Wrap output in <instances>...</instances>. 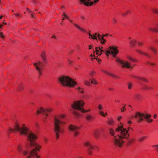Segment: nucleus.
<instances>
[{
  "mask_svg": "<svg viewBox=\"0 0 158 158\" xmlns=\"http://www.w3.org/2000/svg\"><path fill=\"white\" fill-rule=\"evenodd\" d=\"M14 129L10 128V131H18L21 135H26L28 137L27 140L30 141V145L32 148L30 152L29 155L27 158H40V156L37 155L36 150L39 151L41 148V146L36 144L33 141L36 139L37 137L35 134L31 131H29V129L24 124H23L21 127H19L18 124H16L14 126Z\"/></svg>",
  "mask_w": 158,
  "mask_h": 158,
  "instance_id": "f257e3e1",
  "label": "nucleus"
},
{
  "mask_svg": "<svg viewBox=\"0 0 158 158\" xmlns=\"http://www.w3.org/2000/svg\"><path fill=\"white\" fill-rule=\"evenodd\" d=\"M109 131L110 134L113 137L114 144L119 147L122 146L124 142L123 139H128L129 136L128 130L123 128L122 126H118L115 130V132L117 134V136L113 129H110Z\"/></svg>",
  "mask_w": 158,
  "mask_h": 158,
  "instance_id": "f03ea898",
  "label": "nucleus"
},
{
  "mask_svg": "<svg viewBox=\"0 0 158 158\" xmlns=\"http://www.w3.org/2000/svg\"><path fill=\"white\" fill-rule=\"evenodd\" d=\"M64 117L63 114L60 115L57 117H55L54 122V130L56 139H58L60 136V134H62L64 129L61 127L63 124H65V123L62 120V118Z\"/></svg>",
  "mask_w": 158,
  "mask_h": 158,
  "instance_id": "7ed1b4c3",
  "label": "nucleus"
},
{
  "mask_svg": "<svg viewBox=\"0 0 158 158\" xmlns=\"http://www.w3.org/2000/svg\"><path fill=\"white\" fill-rule=\"evenodd\" d=\"M85 104V102L82 100L77 101L73 102V103L71 105L72 108L74 109L72 113L76 118L80 116L81 114L77 111L76 110H78L82 113H85L90 111V110H86L82 108Z\"/></svg>",
  "mask_w": 158,
  "mask_h": 158,
  "instance_id": "20e7f679",
  "label": "nucleus"
},
{
  "mask_svg": "<svg viewBox=\"0 0 158 158\" xmlns=\"http://www.w3.org/2000/svg\"><path fill=\"white\" fill-rule=\"evenodd\" d=\"M58 81L60 85L63 86L73 87L77 84V82L68 76H62L60 77Z\"/></svg>",
  "mask_w": 158,
  "mask_h": 158,
  "instance_id": "39448f33",
  "label": "nucleus"
},
{
  "mask_svg": "<svg viewBox=\"0 0 158 158\" xmlns=\"http://www.w3.org/2000/svg\"><path fill=\"white\" fill-rule=\"evenodd\" d=\"M40 56L44 62L38 61L37 63H35L34 64L40 75L42 74L41 71L43 69L44 63L47 62L46 54L45 52L43 51L40 54Z\"/></svg>",
  "mask_w": 158,
  "mask_h": 158,
  "instance_id": "423d86ee",
  "label": "nucleus"
},
{
  "mask_svg": "<svg viewBox=\"0 0 158 158\" xmlns=\"http://www.w3.org/2000/svg\"><path fill=\"white\" fill-rule=\"evenodd\" d=\"M151 116V115L149 114L137 112L136 113L134 117L138 123L144 121L145 119L148 122L150 123L153 121V120L150 119Z\"/></svg>",
  "mask_w": 158,
  "mask_h": 158,
  "instance_id": "0eeeda50",
  "label": "nucleus"
},
{
  "mask_svg": "<svg viewBox=\"0 0 158 158\" xmlns=\"http://www.w3.org/2000/svg\"><path fill=\"white\" fill-rule=\"evenodd\" d=\"M108 49V50L106 51V54L107 56H108L109 54H111L114 57H115L119 52L116 47H110Z\"/></svg>",
  "mask_w": 158,
  "mask_h": 158,
  "instance_id": "6e6552de",
  "label": "nucleus"
},
{
  "mask_svg": "<svg viewBox=\"0 0 158 158\" xmlns=\"http://www.w3.org/2000/svg\"><path fill=\"white\" fill-rule=\"evenodd\" d=\"M68 129L70 131L73 132L75 136H77L78 135L79 127L76 125H70L68 126Z\"/></svg>",
  "mask_w": 158,
  "mask_h": 158,
  "instance_id": "1a4fd4ad",
  "label": "nucleus"
},
{
  "mask_svg": "<svg viewBox=\"0 0 158 158\" xmlns=\"http://www.w3.org/2000/svg\"><path fill=\"white\" fill-rule=\"evenodd\" d=\"M116 61L117 62L120 63L123 68H133L131 66V63L128 61H125L119 59H116Z\"/></svg>",
  "mask_w": 158,
  "mask_h": 158,
  "instance_id": "9d476101",
  "label": "nucleus"
},
{
  "mask_svg": "<svg viewBox=\"0 0 158 158\" xmlns=\"http://www.w3.org/2000/svg\"><path fill=\"white\" fill-rule=\"evenodd\" d=\"M80 3L83 4L86 6H92L94 3L99 1L98 0H79Z\"/></svg>",
  "mask_w": 158,
  "mask_h": 158,
  "instance_id": "9b49d317",
  "label": "nucleus"
},
{
  "mask_svg": "<svg viewBox=\"0 0 158 158\" xmlns=\"http://www.w3.org/2000/svg\"><path fill=\"white\" fill-rule=\"evenodd\" d=\"M84 145L87 148L88 153L91 155L92 153V150L95 147L92 145L89 141L85 142L84 143Z\"/></svg>",
  "mask_w": 158,
  "mask_h": 158,
  "instance_id": "f8f14e48",
  "label": "nucleus"
},
{
  "mask_svg": "<svg viewBox=\"0 0 158 158\" xmlns=\"http://www.w3.org/2000/svg\"><path fill=\"white\" fill-rule=\"evenodd\" d=\"M51 111V109H45L41 107L39 110H37V113L38 114L42 113L43 114L47 116L48 115L47 113H49Z\"/></svg>",
  "mask_w": 158,
  "mask_h": 158,
  "instance_id": "ddd939ff",
  "label": "nucleus"
},
{
  "mask_svg": "<svg viewBox=\"0 0 158 158\" xmlns=\"http://www.w3.org/2000/svg\"><path fill=\"white\" fill-rule=\"evenodd\" d=\"M109 35L108 34H106L105 35H103L102 36H101L100 35L98 34L97 35L98 39L101 40V43L102 44H104L106 42V40L103 38L104 37L107 36Z\"/></svg>",
  "mask_w": 158,
  "mask_h": 158,
  "instance_id": "4468645a",
  "label": "nucleus"
},
{
  "mask_svg": "<svg viewBox=\"0 0 158 158\" xmlns=\"http://www.w3.org/2000/svg\"><path fill=\"white\" fill-rule=\"evenodd\" d=\"M68 20L70 23H73V24L74 25V26L75 27H77L78 29L80 30L83 32H85L86 31L84 29L81 28L77 24L75 23H73L72 20L69 19Z\"/></svg>",
  "mask_w": 158,
  "mask_h": 158,
  "instance_id": "2eb2a0df",
  "label": "nucleus"
},
{
  "mask_svg": "<svg viewBox=\"0 0 158 158\" xmlns=\"http://www.w3.org/2000/svg\"><path fill=\"white\" fill-rule=\"evenodd\" d=\"M85 118L88 122H90L93 121L94 119V117L90 114H86Z\"/></svg>",
  "mask_w": 158,
  "mask_h": 158,
  "instance_id": "dca6fc26",
  "label": "nucleus"
},
{
  "mask_svg": "<svg viewBox=\"0 0 158 158\" xmlns=\"http://www.w3.org/2000/svg\"><path fill=\"white\" fill-rule=\"evenodd\" d=\"M141 96L139 94H136L134 95V98L136 100H140L141 99Z\"/></svg>",
  "mask_w": 158,
  "mask_h": 158,
  "instance_id": "f3484780",
  "label": "nucleus"
},
{
  "mask_svg": "<svg viewBox=\"0 0 158 158\" xmlns=\"http://www.w3.org/2000/svg\"><path fill=\"white\" fill-rule=\"evenodd\" d=\"M102 71H103V72H104V73H106V74H107L108 75L110 76H111V77H112L114 78H118V77L117 76H116L115 75L111 73H109V72H108L106 71H103V70H102Z\"/></svg>",
  "mask_w": 158,
  "mask_h": 158,
  "instance_id": "a211bd4d",
  "label": "nucleus"
},
{
  "mask_svg": "<svg viewBox=\"0 0 158 158\" xmlns=\"http://www.w3.org/2000/svg\"><path fill=\"white\" fill-rule=\"evenodd\" d=\"M136 51L138 53L143 54V55L147 56L149 58L151 57V56L150 55H149L148 54L146 53L143 52L142 51H140V50H137Z\"/></svg>",
  "mask_w": 158,
  "mask_h": 158,
  "instance_id": "6ab92c4d",
  "label": "nucleus"
},
{
  "mask_svg": "<svg viewBox=\"0 0 158 158\" xmlns=\"http://www.w3.org/2000/svg\"><path fill=\"white\" fill-rule=\"evenodd\" d=\"M136 41L135 40H132L130 42V46L131 47H133L135 45V44Z\"/></svg>",
  "mask_w": 158,
  "mask_h": 158,
  "instance_id": "aec40b11",
  "label": "nucleus"
},
{
  "mask_svg": "<svg viewBox=\"0 0 158 158\" xmlns=\"http://www.w3.org/2000/svg\"><path fill=\"white\" fill-rule=\"evenodd\" d=\"M100 131L98 130H96L94 132V135L96 138H98L99 137Z\"/></svg>",
  "mask_w": 158,
  "mask_h": 158,
  "instance_id": "412c9836",
  "label": "nucleus"
},
{
  "mask_svg": "<svg viewBox=\"0 0 158 158\" xmlns=\"http://www.w3.org/2000/svg\"><path fill=\"white\" fill-rule=\"evenodd\" d=\"M143 89L147 90H149L152 88L151 87L148 86L145 84L143 85Z\"/></svg>",
  "mask_w": 158,
  "mask_h": 158,
  "instance_id": "4be33fe9",
  "label": "nucleus"
},
{
  "mask_svg": "<svg viewBox=\"0 0 158 158\" xmlns=\"http://www.w3.org/2000/svg\"><path fill=\"white\" fill-rule=\"evenodd\" d=\"M127 58L131 62H135L137 61V60L132 58L130 56H127Z\"/></svg>",
  "mask_w": 158,
  "mask_h": 158,
  "instance_id": "5701e85b",
  "label": "nucleus"
},
{
  "mask_svg": "<svg viewBox=\"0 0 158 158\" xmlns=\"http://www.w3.org/2000/svg\"><path fill=\"white\" fill-rule=\"evenodd\" d=\"M148 29L149 31H152L157 32H158V29L156 28L149 27Z\"/></svg>",
  "mask_w": 158,
  "mask_h": 158,
  "instance_id": "b1692460",
  "label": "nucleus"
},
{
  "mask_svg": "<svg viewBox=\"0 0 158 158\" xmlns=\"http://www.w3.org/2000/svg\"><path fill=\"white\" fill-rule=\"evenodd\" d=\"M23 147L22 146L20 145H18L17 146V149L18 151L20 152H22L23 151Z\"/></svg>",
  "mask_w": 158,
  "mask_h": 158,
  "instance_id": "393cba45",
  "label": "nucleus"
},
{
  "mask_svg": "<svg viewBox=\"0 0 158 158\" xmlns=\"http://www.w3.org/2000/svg\"><path fill=\"white\" fill-rule=\"evenodd\" d=\"M149 48L153 52L154 54H156L157 52V50L155 48L151 46L149 47Z\"/></svg>",
  "mask_w": 158,
  "mask_h": 158,
  "instance_id": "a878e982",
  "label": "nucleus"
},
{
  "mask_svg": "<svg viewBox=\"0 0 158 158\" xmlns=\"http://www.w3.org/2000/svg\"><path fill=\"white\" fill-rule=\"evenodd\" d=\"M88 34L89 35L90 38H91L92 39L97 40V38L95 36H94V35H91L90 33H88Z\"/></svg>",
  "mask_w": 158,
  "mask_h": 158,
  "instance_id": "bb28decb",
  "label": "nucleus"
},
{
  "mask_svg": "<svg viewBox=\"0 0 158 158\" xmlns=\"http://www.w3.org/2000/svg\"><path fill=\"white\" fill-rule=\"evenodd\" d=\"M146 138V137L145 136L141 137L139 138L138 141L139 142H142Z\"/></svg>",
  "mask_w": 158,
  "mask_h": 158,
  "instance_id": "cd10ccee",
  "label": "nucleus"
},
{
  "mask_svg": "<svg viewBox=\"0 0 158 158\" xmlns=\"http://www.w3.org/2000/svg\"><path fill=\"white\" fill-rule=\"evenodd\" d=\"M128 88L129 89H131L132 88L133 85L131 83H128L127 84Z\"/></svg>",
  "mask_w": 158,
  "mask_h": 158,
  "instance_id": "c85d7f7f",
  "label": "nucleus"
},
{
  "mask_svg": "<svg viewBox=\"0 0 158 158\" xmlns=\"http://www.w3.org/2000/svg\"><path fill=\"white\" fill-rule=\"evenodd\" d=\"M114 123V121L113 119H110L107 122V123L108 124L112 125Z\"/></svg>",
  "mask_w": 158,
  "mask_h": 158,
  "instance_id": "c756f323",
  "label": "nucleus"
},
{
  "mask_svg": "<svg viewBox=\"0 0 158 158\" xmlns=\"http://www.w3.org/2000/svg\"><path fill=\"white\" fill-rule=\"evenodd\" d=\"M79 92L81 93H84L83 89L82 88H81L80 87H79L77 88Z\"/></svg>",
  "mask_w": 158,
  "mask_h": 158,
  "instance_id": "7c9ffc66",
  "label": "nucleus"
},
{
  "mask_svg": "<svg viewBox=\"0 0 158 158\" xmlns=\"http://www.w3.org/2000/svg\"><path fill=\"white\" fill-rule=\"evenodd\" d=\"M141 81H143L146 82H148V80L146 78L142 77H141Z\"/></svg>",
  "mask_w": 158,
  "mask_h": 158,
  "instance_id": "2f4dec72",
  "label": "nucleus"
},
{
  "mask_svg": "<svg viewBox=\"0 0 158 158\" xmlns=\"http://www.w3.org/2000/svg\"><path fill=\"white\" fill-rule=\"evenodd\" d=\"M91 83L94 84L95 85H96L98 84L97 81H96L94 80V79H93L91 81Z\"/></svg>",
  "mask_w": 158,
  "mask_h": 158,
  "instance_id": "473e14b6",
  "label": "nucleus"
},
{
  "mask_svg": "<svg viewBox=\"0 0 158 158\" xmlns=\"http://www.w3.org/2000/svg\"><path fill=\"white\" fill-rule=\"evenodd\" d=\"M99 114L103 116V117H105L106 116V114L107 115V113H106V114H104L103 111H100L99 112Z\"/></svg>",
  "mask_w": 158,
  "mask_h": 158,
  "instance_id": "72a5a7b5",
  "label": "nucleus"
},
{
  "mask_svg": "<svg viewBox=\"0 0 158 158\" xmlns=\"http://www.w3.org/2000/svg\"><path fill=\"white\" fill-rule=\"evenodd\" d=\"M23 88V86L21 84L19 85L18 86V89L19 90H21Z\"/></svg>",
  "mask_w": 158,
  "mask_h": 158,
  "instance_id": "f704fd0d",
  "label": "nucleus"
},
{
  "mask_svg": "<svg viewBox=\"0 0 158 158\" xmlns=\"http://www.w3.org/2000/svg\"><path fill=\"white\" fill-rule=\"evenodd\" d=\"M85 84L89 86L90 85V83L89 81H85Z\"/></svg>",
  "mask_w": 158,
  "mask_h": 158,
  "instance_id": "c9c22d12",
  "label": "nucleus"
},
{
  "mask_svg": "<svg viewBox=\"0 0 158 158\" xmlns=\"http://www.w3.org/2000/svg\"><path fill=\"white\" fill-rule=\"evenodd\" d=\"M63 16H64V18H66L67 19H69V17L66 15L64 13H63Z\"/></svg>",
  "mask_w": 158,
  "mask_h": 158,
  "instance_id": "e433bc0d",
  "label": "nucleus"
},
{
  "mask_svg": "<svg viewBox=\"0 0 158 158\" xmlns=\"http://www.w3.org/2000/svg\"><path fill=\"white\" fill-rule=\"evenodd\" d=\"M152 11L153 13L158 14V10L156 9H153Z\"/></svg>",
  "mask_w": 158,
  "mask_h": 158,
  "instance_id": "4c0bfd02",
  "label": "nucleus"
},
{
  "mask_svg": "<svg viewBox=\"0 0 158 158\" xmlns=\"http://www.w3.org/2000/svg\"><path fill=\"white\" fill-rule=\"evenodd\" d=\"M99 48H100L97 47L96 48V54H98L99 51L100 50L99 49Z\"/></svg>",
  "mask_w": 158,
  "mask_h": 158,
  "instance_id": "58836bf2",
  "label": "nucleus"
},
{
  "mask_svg": "<svg viewBox=\"0 0 158 158\" xmlns=\"http://www.w3.org/2000/svg\"><path fill=\"white\" fill-rule=\"evenodd\" d=\"M23 154L24 156H26L28 154V152L27 151H24L23 152Z\"/></svg>",
  "mask_w": 158,
  "mask_h": 158,
  "instance_id": "ea45409f",
  "label": "nucleus"
},
{
  "mask_svg": "<svg viewBox=\"0 0 158 158\" xmlns=\"http://www.w3.org/2000/svg\"><path fill=\"white\" fill-rule=\"evenodd\" d=\"M98 109L100 110H101L103 109V108L102 106L100 104H99L98 105Z\"/></svg>",
  "mask_w": 158,
  "mask_h": 158,
  "instance_id": "a19ab883",
  "label": "nucleus"
},
{
  "mask_svg": "<svg viewBox=\"0 0 158 158\" xmlns=\"http://www.w3.org/2000/svg\"><path fill=\"white\" fill-rule=\"evenodd\" d=\"M134 77L136 79H138L141 80V77L139 76H134Z\"/></svg>",
  "mask_w": 158,
  "mask_h": 158,
  "instance_id": "79ce46f5",
  "label": "nucleus"
},
{
  "mask_svg": "<svg viewBox=\"0 0 158 158\" xmlns=\"http://www.w3.org/2000/svg\"><path fill=\"white\" fill-rule=\"evenodd\" d=\"M14 15L17 17H21V15L20 14L17 13L16 14H14Z\"/></svg>",
  "mask_w": 158,
  "mask_h": 158,
  "instance_id": "37998d69",
  "label": "nucleus"
},
{
  "mask_svg": "<svg viewBox=\"0 0 158 158\" xmlns=\"http://www.w3.org/2000/svg\"><path fill=\"white\" fill-rule=\"evenodd\" d=\"M130 13V11H126V13H123L122 15L123 16H125L127 14Z\"/></svg>",
  "mask_w": 158,
  "mask_h": 158,
  "instance_id": "c03bdc74",
  "label": "nucleus"
},
{
  "mask_svg": "<svg viewBox=\"0 0 158 158\" xmlns=\"http://www.w3.org/2000/svg\"><path fill=\"white\" fill-rule=\"evenodd\" d=\"M126 109L125 108L124 106H123L122 108H121V110L122 112H123L124 110H126Z\"/></svg>",
  "mask_w": 158,
  "mask_h": 158,
  "instance_id": "a18cd8bd",
  "label": "nucleus"
},
{
  "mask_svg": "<svg viewBox=\"0 0 158 158\" xmlns=\"http://www.w3.org/2000/svg\"><path fill=\"white\" fill-rule=\"evenodd\" d=\"M153 147H155L157 151L158 152V145H156L153 146Z\"/></svg>",
  "mask_w": 158,
  "mask_h": 158,
  "instance_id": "49530a36",
  "label": "nucleus"
},
{
  "mask_svg": "<svg viewBox=\"0 0 158 158\" xmlns=\"http://www.w3.org/2000/svg\"><path fill=\"white\" fill-rule=\"evenodd\" d=\"M112 22H113V23H114V24H115L117 23V21H116V19L114 18L113 19Z\"/></svg>",
  "mask_w": 158,
  "mask_h": 158,
  "instance_id": "de8ad7c7",
  "label": "nucleus"
},
{
  "mask_svg": "<svg viewBox=\"0 0 158 158\" xmlns=\"http://www.w3.org/2000/svg\"><path fill=\"white\" fill-rule=\"evenodd\" d=\"M0 37H1L2 38H3L4 36L3 35V33L2 32L0 33Z\"/></svg>",
  "mask_w": 158,
  "mask_h": 158,
  "instance_id": "09e8293b",
  "label": "nucleus"
},
{
  "mask_svg": "<svg viewBox=\"0 0 158 158\" xmlns=\"http://www.w3.org/2000/svg\"><path fill=\"white\" fill-rule=\"evenodd\" d=\"M133 141V139H129L128 141V143H132Z\"/></svg>",
  "mask_w": 158,
  "mask_h": 158,
  "instance_id": "8fccbe9b",
  "label": "nucleus"
},
{
  "mask_svg": "<svg viewBox=\"0 0 158 158\" xmlns=\"http://www.w3.org/2000/svg\"><path fill=\"white\" fill-rule=\"evenodd\" d=\"M99 49L100 51V54H99V55H100L102 54V52H104V51L103 50L101 49V48H99Z\"/></svg>",
  "mask_w": 158,
  "mask_h": 158,
  "instance_id": "3c124183",
  "label": "nucleus"
},
{
  "mask_svg": "<svg viewBox=\"0 0 158 158\" xmlns=\"http://www.w3.org/2000/svg\"><path fill=\"white\" fill-rule=\"evenodd\" d=\"M147 63L149 64H151V65H155V64H154V63H151L149 62V61H148L147 62Z\"/></svg>",
  "mask_w": 158,
  "mask_h": 158,
  "instance_id": "603ef678",
  "label": "nucleus"
},
{
  "mask_svg": "<svg viewBox=\"0 0 158 158\" xmlns=\"http://www.w3.org/2000/svg\"><path fill=\"white\" fill-rule=\"evenodd\" d=\"M122 118V117L121 116H119L118 118V121H119Z\"/></svg>",
  "mask_w": 158,
  "mask_h": 158,
  "instance_id": "864d4df0",
  "label": "nucleus"
},
{
  "mask_svg": "<svg viewBox=\"0 0 158 158\" xmlns=\"http://www.w3.org/2000/svg\"><path fill=\"white\" fill-rule=\"evenodd\" d=\"M96 60H97L98 61V62L99 63H100L101 61V60L100 59H97V58H96Z\"/></svg>",
  "mask_w": 158,
  "mask_h": 158,
  "instance_id": "5fc2aeb1",
  "label": "nucleus"
},
{
  "mask_svg": "<svg viewBox=\"0 0 158 158\" xmlns=\"http://www.w3.org/2000/svg\"><path fill=\"white\" fill-rule=\"evenodd\" d=\"M81 18L83 20H84L85 19V17L83 16H81Z\"/></svg>",
  "mask_w": 158,
  "mask_h": 158,
  "instance_id": "6e6d98bb",
  "label": "nucleus"
},
{
  "mask_svg": "<svg viewBox=\"0 0 158 158\" xmlns=\"http://www.w3.org/2000/svg\"><path fill=\"white\" fill-rule=\"evenodd\" d=\"M138 44H139V45H140L141 46H142V45H143V43H141V42H138Z\"/></svg>",
  "mask_w": 158,
  "mask_h": 158,
  "instance_id": "4d7b16f0",
  "label": "nucleus"
},
{
  "mask_svg": "<svg viewBox=\"0 0 158 158\" xmlns=\"http://www.w3.org/2000/svg\"><path fill=\"white\" fill-rule=\"evenodd\" d=\"M92 45H89V49H92Z\"/></svg>",
  "mask_w": 158,
  "mask_h": 158,
  "instance_id": "13d9d810",
  "label": "nucleus"
},
{
  "mask_svg": "<svg viewBox=\"0 0 158 158\" xmlns=\"http://www.w3.org/2000/svg\"><path fill=\"white\" fill-rule=\"evenodd\" d=\"M28 12H29V13H30L31 14H31H33V11H31V10H29V11H28Z\"/></svg>",
  "mask_w": 158,
  "mask_h": 158,
  "instance_id": "bf43d9fd",
  "label": "nucleus"
},
{
  "mask_svg": "<svg viewBox=\"0 0 158 158\" xmlns=\"http://www.w3.org/2000/svg\"><path fill=\"white\" fill-rule=\"evenodd\" d=\"M127 123H128V124H129L131 123H132V122H131V121H128Z\"/></svg>",
  "mask_w": 158,
  "mask_h": 158,
  "instance_id": "052dcab7",
  "label": "nucleus"
},
{
  "mask_svg": "<svg viewBox=\"0 0 158 158\" xmlns=\"http://www.w3.org/2000/svg\"><path fill=\"white\" fill-rule=\"evenodd\" d=\"M109 89L110 90H114V89L113 88H109Z\"/></svg>",
  "mask_w": 158,
  "mask_h": 158,
  "instance_id": "680f3d73",
  "label": "nucleus"
},
{
  "mask_svg": "<svg viewBox=\"0 0 158 158\" xmlns=\"http://www.w3.org/2000/svg\"><path fill=\"white\" fill-rule=\"evenodd\" d=\"M156 117H157L156 114H154V118H156Z\"/></svg>",
  "mask_w": 158,
  "mask_h": 158,
  "instance_id": "e2e57ef3",
  "label": "nucleus"
},
{
  "mask_svg": "<svg viewBox=\"0 0 158 158\" xmlns=\"http://www.w3.org/2000/svg\"><path fill=\"white\" fill-rule=\"evenodd\" d=\"M68 61H69V63L70 64H71V63H72V61L70 60H68Z\"/></svg>",
  "mask_w": 158,
  "mask_h": 158,
  "instance_id": "0e129e2a",
  "label": "nucleus"
},
{
  "mask_svg": "<svg viewBox=\"0 0 158 158\" xmlns=\"http://www.w3.org/2000/svg\"><path fill=\"white\" fill-rule=\"evenodd\" d=\"M97 35V33H95V35H94V36H95L97 37H97H98V36H97V35Z\"/></svg>",
  "mask_w": 158,
  "mask_h": 158,
  "instance_id": "69168bd1",
  "label": "nucleus"
},
{
  "mask_svg": "<svg viewBox=\"0 0 158 158\" xmlns=\"http://www.w3.org/2000/svg\"><path fill=\"white\" fill-rule=\"evenodd\" d=\"M31 17L33 18L34 17V15H33V14H31Z\"/></svg>",
  "mask_w": 158,
  "mask_h": 158,
  "instance_id": "338daca9",
  "label": "nucleus"
},
{
  "mask_svg": "<svg viewBox=\"0 0 158 158\" xmlns=\"http://www.w3.org/2000/svg\"><path fill=\"white\" fill-rule=\"evenodd\" d=\"M94 73L93 72H92L90 73V75H93Z\"/></svg>",
  "mask_w": 158,
  "mask_h": 158,
  "instance_id": "774afa93",
  "label": "nucleus"
}]
</instances>
